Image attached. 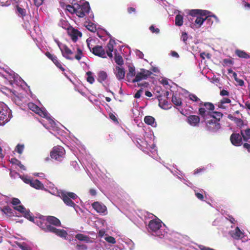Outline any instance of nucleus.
Returning <instances> with one entry per match:
<instances>
[{"instance_id":"nucleus-1","label":"nucleus","mask_w":250,"mask_h":250,"mask_svg":"<svg viewBox=\"0 0 250 250\" xmlns=\"http://www.w3.org/2000/svg\"><path fill=\"white\" fill-rule=\"evenodd\" d=\"M59 194V197L66 206L73 208L77 206L74 201L78 198V196L75 193L63 190L61 191Z\"/></svg>"},{"instance_id":"nucleus-2","label":"nucleus","mask_w":250,"mask_h":250,"mask_svg":"<svg viewBox=\"0 0 250 250\" xmlns=\"http://www.w3.org/2000/svg\"><path fill=\"white\" fill-rule=\"evenodd\" d=\"M199 114L202 117L204 120H206L207 116L212 117L215 121L219 122L220 119L223 116V114L217 111H207L205 108L200 107L199 108Z\"/></svg>"},{"instance_id":"nucleus-3","label":"nucleus","mask_w":250,"mask_h":250,"mask_svg":"<svg viewBox=\"0 0 250 250\" xmlns=\"http://www.w3.org/2000/svg\"><path fill=\"white\" fill-rule=\"evenodd\" d=\"M65 151L63 147L61 146H54L50 152V156L58 161H62L64 157Z\"/></svg>"},{"instance_id":"nucleus-4","label":"nucleus","mask_w":250,"mask_h":250,"mask_svg":"<svg viewBox=\"0 0 250 250\" xmlns=\"http://www.w3.org/2000/svg\"><path fill=\"white\" fill-rule=\"evenodd\" d=\"M90 10V7L88 2H85L83 4H77L76 15L80 18H83L89 13Z\"/></svg>"},{"instance_id":"nucleus-5","label":"nucleus","mask_w":250,"mask_h":250,"mask_svg":"<svg viewBox=\"0 0 250 250\" xmlns=\"http://www.w3.org/2000/svg\"><path fill=\"white\" fill-rule=\"evenodd\" d=\"M152 74V72L149 70H147L144 69H141V71L137 72L134 79L131 80V82L133 83L138 82L142 80H146L148 77L150 76Z\"/></svg>"},{"instance_id":"nucleus-6","label":"nucleus","mask_w":250,"mask_h":250,"mask_svg":"<svg viewBox=\"0 0 250 250\" xmlns=\"http://www.w3.org/2000/svg\"><path fill=\"white\" fill-rule=\"evenodd\" d=\"M28 107L31 110L41 117L43 118H46L47 117V111L44 109L41 108L33 103H28Z\"/></svg>"},{"instance_id":"nucleus-7","label":"nucleus","mask_w":250,"mask_h":250,"mask_svg":"<svg viewBox=\"0 0 250 250\" xmlns=\"http://www.w3.org/2000/svg\"><path fill=\"white\" fill-rule=\"evenodd\" d=\"M220 127V123L214 119H211L206 123V128L209 131L216 132Z\"/></svg>"},{"instance_id":"nucleus-8","label":"nucleus","mask_w":250,"mask_h":250,"mask_svg":"<svg viewBox=\"0 0 250 250\" xmlns=\"http://www.w3.org/2000/svg\"><path fill=\"white\" fill-rule=\"evenodd\" d=\"M87 45L90 51H92L95 55L103 58H106L105 56V51L103 46L96 45L91 49L89 43H87Z\"/></svg>"},{"instance_id":"nucleus-9","label":"nucleus","mask_w":250,"mask_h":250,"mask_svg":"<svg viewBox=\"0 0 250 250\" xmlns=\"http://www.w3.org/2000/svg\"><path fill=\"white\" fill-rule=\"evenodd\" d=\"M45 56L51 60L54 64L62 71L64 72L65 69L62 66L61 62L58 60L57 57L54 55L51 54L49 52L47 51L45 53Z\"/></svg>"},{"instance_id":"nucleus-10","label":"nucleus","mask_w":250,"mask_h":250,"mask_svg":"<svg viewBox=\"0 0 250 250\" xmlns=\"http://www.w3.org/2000/svg\"><path fill=\"white\" fill-rule=\"evenodd\" d=\"M92 208L98 212L104 215L107 213L106 207L99 202H94L92 204Z\"/></svg>"},{"instance_id":"nucleus-11","label":"nucleus","mask_w":250,"mask_h":250,"mask_svg":"<svg viewBox=\"0 0 250 250\" xmlns=\"http://www.w3.org/2000/svg\"><path fill=\"white\" fill-rule=\"evenodd\" d=\"M148 228L152 231L156 232L162 227V221L160 219H153L149 221Z\"/></svg>"},{"instance_id":"nucleus-12","label":"nucleus","mask_w":250,"mask_h":250,"mask_svg":"<svg viewBox=\"0 0 250 250\" xmlns=\"http://www.w3.org/2000/svg\"><path fill=\"white\" fill-rule=\"evenodd\" d=\"M242 136L239 133H232L230 137L232 144L235 146H240L242 144Z\"/></svg>"},{"instance_id":"nucleus-13","label":"nucleus","mask_w":250,"mask_h":250,"mask_svg":"<svg viewBox=\"0 0 250 250\" xmlns=\"http://www.w3.org/2000/svg\"><path fill=\"white\" fill-rule=\"evenodd\" d=\"M59 46L62 52V55L65 58L70 60H72L73 59L72 58L70 57V55L73 54V52L66 45H63L62 47H61L59 45Z\"/></svg>"},{"instance_id":"nucleus-14","label":"nucleus","mask_w":250,"mask_h":250,"mask_svg":"<svg viewBox=\"0 0 250 250\" xmlns=\"http://www.w3.org/2000/svg\"><path fill=\"white\" fill-rule=\"evenodd\" d=\"M209 14V11L201 9H192L189 10L188 12V15L192 17H197L198 15L201 16H207Z\"/></svg>"},{"instance_id":"nucleus-15","label":"nucleus","mask_w":250,"mask_h":250,"mask_svg":"<svg viewBox=\"0 0 250 250\" xmlns=\"http://www.w3.org/2000/svg\"><path fill=\"white\" fill-rule=\"evenodd\" d=\"M9 120L7 111L3 109H0V125H4Z\"/></svg>"},{"instance_id":"nucleus-16","label":"nucleus","mask_w":250,"mask_h":250,"mask_svg":"<svg viewBox=\"0 0 250 250\" xmlns=\"http://www.w3.org/2000/svg\"><path fill=\"white\" fill-rule=\"evenodd\" d=\"M200 117L197 115H191L188 118V123L192 126H197L200 123Z\"/></svg>"},{"instance_id":"nucleus-17","label":"nucleus","mask_w":250,"mask_h":250,"mask_svg":"<svg viewBox=\"0 0 250 250\" xmlns=\"http://www.w3.org/2000/svg\"><path fill=\"white\" fill-rule=\"evenodd\" d=\"M125 70L124 68L116 66L115 68V74L116 78L119 80L124 79L125 76Z\"/></svg>"},{"instance_id":"nucleus-18","label":"nucleus","mask_w":250,"mask_h":250,"mask_svg":"<svg viewBox=\"0 0 250 250\" xmlns=\"http://www.w3.org/2000/svg\"><path fill=\"white\" fill-rule=\"evenodd\" d=\"M46 220L49 224L55 226L59 227L61 225V223L60 220L53 216H47Z\"/></svg>"},{"instance_id":"nucleus-19","label":"nucleus","mask_w":250,"mask_h":250,"mask_svg":"<svg viewBox=\"0 0 250 250\" xmlns=\"http://www.w3.org/2000/svg\"><path fill=\"white\" fill-rule=\"evenodd\" d=\"M34 223L36 224L39 227H40L44 231H45L48 225V222L46 221V219L44 220L41 218H38L36 217L35 221Z\"/></svg>"},{"instance_id":"nucleus-20","label":"nucleus","mask_w":250,"mask_h":250,"mask_svg":"<svg viewBox=\"0 0 250 250\" xmlns=\"http://www.w3.org/2000/svg\"><path fill=\"white\" fill-rule=\"evenodd\" d=\"M115 43V41L113 40H110L108 43L107 44V49L106 50V53L108 56L110 58L113 57V54L112 52L114 49V44Z\"/></svg>"},{"instance_id":"nucleus-21","label":"nucleus","mask_w":250,"mask_h":250,"mask_svg":"<svg viewBox=\"0 0 250 250\" xmlns=\"http://www.w3.org/2000/svg\"><path fill=\"white\" fill-rule=\"evenodd\" d=\"M231 235L235 239L238 240L243 238V233L240 229L237 227L233 231H232Z\"/></svg>"},{"instance_id":"nucleus-22","label":"nucleus","mask_w":250,"mask_h":250,"mask_svg":"<svg viewBox=\"0 0 250 250\" xmlns=\"http://www.w3.org/2000/svg\"><path fill=\"white\" fill-rule=\"evenodd\" d=\"M69 34L71 36L72 40L74 42H76L77 41L78 37H81L82 36L81 32L77 29L74 28L69 31Z\"/></svg>"},{"instance_id":"nucleus-23","label":"nucleus","mask_w":250,"mask_h":250,"mask_svg":"<svg viewBox=\"0 0 250 250\" xmlns=\"http://www.w3.org/2000/svg\"><path fill=\"white\" fill-rule=\"evenodd\" d=\"M200 107L205 108L207 111L212 112L214 109V105L211 103L201 102L200 103Z\"/></svg>"},{"instance_id":"nucleus-24","label":"nucleus","mask_w":250,"mask_h":250,"mask_svg":"<svg viewBox=\"0 0 250 250\" xmlns=\"http://www.w3.org/2000/svg\"><path fill=\"white\" fill-rule=\"evenodd\" d=\"M30 186L37 189H42L44 188L43 184L38 179L32 180Z\"/></svg>"},{"instance_id":"nucleus-25","label":"nucleus","mask_w":250,"mask_h":250,"mask_svg":"<svg viewBox=\"0 0 250 250\" xmlns=\"http://www.w3.org/2000/svg\"><path fill=\"white\" fill-rule=\"evenodd\" d=\"M235 54L239 58L243 59H250V55L244 50L237 49L235 51Z\"/></svg>"},{"instance_id":"nucleus-26","label":"nucleus","mask_w":250,"mask_h":250,"mask_svg":"<svg viewBox=\"0 0 250 250\" xmlns=\"http://www.w3.org/2000/svg\"><path fill=\"white\" fill-rule=\"evenodd\" d=\"M135 76V69L133 66H129L128 72L126 74V78L127 81H131V78Z\"/></svg>"},{"instance_id":"nucleus-27","label":"nucleus","mask_w":250,"mask_h":250,"mask_svg":"<svg viewBox=\"0 0 250 250\" xmlns=\"http://www.w3.org/2000/svg\"><path fill=\"white\" fill-rule=\"evenodd\" d=\"M10 175L11 177H13L14 176V175H17L19 176L20 177V178L25 183H26L27 184H29L30 185L31 181L32 180V179L29 178L27 176H24L20 175L18 173H17L16 172H11L10 173Z\"/></svg>"},{"instance_id":"nucleus-28","label":"nucleus","mask_w":250,"mask_h":250,"mask_svg":"<svg viewBox=\"0 0 250 250\" xmlns=\"http://www.w3.org/2000/svg\"><path fill=\"white\" fill-rule=\"evenodd\" d=\"M107 78V74L104 71H100L98 74L97 80L99 82L102 83Z\"/></svg>"},{"instance_id":"nucleus-29","label":"nucleus","mask_w":250,"mask_h":250,"mask_svg":"<svg viewBox=\"0 0 250 250\" xmlns=\"http://www.w3.org/2000/svg\"><path fill=\"white\" fill-rule=\"evenodd\" d=\"M144 122L146 124L152 126H155L156 125L154 118L151 116H146L144 118Z\"/></svg>"},{"instance_id":"nucleus-30","label":"nucleus","mask_w":250,"mask_h":250,"mask_svg":"<svg viewBox=\"0 0 250 250\" xmlns=\"http://www.w3.org/2000/svg\"><path fill=\"white\" fill-rule=\"evenodd\" d=\"M75 238L80 241H84L86 243L90 242V237L82 233H78L76 235Z\"/></svg>"},{"instance_id":"nucleus-31","label":"nucleus","mask_w":250,"mask_h":250,"mask_svg":"<svg viewBox=\"0 0 250 250\" xmlns=\"http://www.w3.org/2000/svg\"><path fill=\"white\" fill-rule=\"evenodd\" d=\"M206 16L205 18H203L201 17H197V18L195 21V25L197 26V28L200 27L203 24L204 21H205L210 16L208 15Z\"/></svg>"},{"instance_id":"nucleus-32","label":"nucleus","mask_w":250,"mask_h":250,"mask_svg":"<svg viewBox=\"0 0 250 250\" xmlns=\"http://www.w3.org/2000/svg\"><path fill=\"white\" fill-rule=\"evenodd\" d=\"M241 131V134L242 135L244 141H247L248 139H250V128H247L244 131Z\"/></svg>"},{"instance_id":"nucleus-33","label":"nucleus","mask_w":250,"mask_h":250,"mask_svg":"<svg viewBox=\"0 0 250 250\" xmlns=\"http://www.w3.org/2000/svg\"><path fill=\"white\" fill-rule=\"evenodd\" d=\"M23 216L29 220V221L34 222L35 221V218L32 215V214L30 213L29 210H26V211L23 213Z\"/></svg>"},{"instance_id":"nucleus-34","label":"nucleus","mask_w":250,"mask_h":250,"mask_svg":"<svg viewBox=\"0 0 250 250\" xmlns=\"http://www.w3.org/2000/svg\"><path fill=\"white\" fill-rule=\"evenodd\" d=\"M175 25L178 26H181L183 24V17L180 14H178L175 17Z\"/></svg>"},{"instance_id":"nucleus-35","label":"nucleus","mask_w":250,"mask_h":250,"mask_svg":"<svg viewBox=\"0 0 250 250\" xmlns=\"http://www.w3.org/2000/svg\"><path fill=\"white\" fill-rule=\"evenodd\" d=\"M172 102L176 106H180L182 104L181 98L174 95L172 97Z\"/></svg>"},{"instance_id":"nucleus-36","label":"nucleus","mask_w":250,"mask_h":250,"mask_svg":"<svg viewBox=\"0 0 250 250\" xmlns=\"http://www.w3.org/2000/svg\"><path fill=\"white\" fill-rule=\"evenodd\" d=\"M55 234L61 237L65 238L67 235V232L64 229H56Z\"/></svg>"},{"instance_id":"nucleus-37","label":"nucleus","mask_w":250,"mask_h":250,"mask_svg":"<svg viewBox=\"0 0 250 250\" xmlns=\"http://www.w3.org/2000/svg\"><path fill=\"white\" fill-rule=\"evenodd\" d=\"M85 26L91 32H94L96 30V25L91 22H88L87 23H85Z\"/></svg>"},{"instance_id":"nucleus-38","label":"nucleus","mask_w":250,"mask_h":250,"mask_svg":"<svg viewBox=\"0 0 250 250\" xmlns=\"http://www.w3.org/2000/svg\"><path fill=\"white\" fill-rule=\"evenodd\" d=\"M114 59H115V62L117 64H118L119 65H122L123 64L124 61H123L122 57L121 55L116 54Z\"/></svg>"},{"instance_id":"nucleus-39","label":"nucleus","mask_w":250,"mask_h":250,"mask_svg":"<svg viewBox=\"0 0 250 250\" xmlns=\"http://www.w3.org/2000/svg\"><path fill=\"white\" fill-rule=\"evenodd\" d=\"M87 76L86 80L90 84H92L95 81L94 78L92 76V73L91 71H88L86 73Z\"/></svg>"},{"instance_id":"nucleus-40","label":"nucleus","mask_w":250,"mask_h":250,"mask_svg":"<svg viewBox=\"0 0 250 250\" xmlns=\"http://www.w3.org/2000/svg\"><path fill=\"white\" fill-rule=\"evenodd\" d=\"M65 9L67 10L69 12H70L71 14L75 13L76 14L77 6L74 7L72 5L68 4L66 5Z\"/></svg>"},{"instance_id":"nucleus-41","label":"nucleus","mask_w":250,"mask_h":250,"mask_svg":"<svg viewBox=\"0 0 250 250\" xmlns=\"http://www.w3.org/2000/svg\"><path fill=\"white\" fill-rule=\"evenodd\" d=\"M2 211L4 212V213L9 214L10 215L13 214V209L8 206H6L4 207L2 209Z\"/></svg>"},{"instance_id":"nucleus-42","label":"nucleus","mask_w":250,"mask_h":250,"mask_svg":"<svg viewBox=\"0 0 250 250\" xmlns=\"http://www.w3.org/2000/svg\"><path fill=\"white\" fill-rule=\"evenodd\" d=\"M231 103L230 99L228 98H223L220 102V104L218 105L219 107H222V105L225 104H229Z\"/></svg>"},{"instance_id":"nucleus-43","label":"nucleus","mask_w":250,"mask_h":250,"mask_svg":"<svg viewBox=\"0 0 250 250\" xmlns=\"http://www.w3.org/2000/svg\"><path fill=\"white\" fill-rule=\"evenodd\" d=\"M56 229L57 228H55L54 227H53V226H51L50 225L48 224L44 231L50 232L55 233Z\"/></svg>"},{"instance_id":"nucleus-44","label":"nucleus","mask_w":250,"mask_h":250,"mask_svg":"<svg viewBox=\"0 0 250 250\" xmlns=\"http://www.w3.org/2000/svg\"><path fill=\"white\" fill-rule=\"evenodd\" d=\"M14 209L19 211L22 213L26 211V209L22 205H19L18 206L14 207Z\"/></svg>"},{"instance_id":"nucleus-45","label":"nucleus","mask_w":250,"mask_h":250,"mask_svg":"<svg viewBox=\"0 0 250 250\" xmlns=\"http://www.w3.org/2000/svg\"><path fill=\"white\" fill-rule=\"evenodd\" d=\"M14 160L16 161V162H17L16 165L19 166V167L21 169H23V170H25L26 169L25 167H24V166L23 165L20 161H19L18 160H17L16 159H11V163H14V162H13Z\"/></svg>"},{"instance_id":"nucleus-46","label":"nucleus","mask_w":250,"mask_h":250,"mask_svg":"<svg viewBox=\"0 0 250 250\" xmlns=\"http://www.w3.org/2000/svg\"><path fill=\"white\" fill-rule=\"evenodd\" d=\"M181 40L185 43L186 45L187 44V41L188 39V35L186 32H183L181 35Z\"/></svg>"},{"instance_id":"nucleus-47","label":"nucleus","mask_w":250,"mask_h":250,"mask_svg":"<svg viewBox=\"0 0 250 250\" xmlns=\"http://www.w3.org/2000/svg\"><path fill=\"white\" fill-rule=\"evenodd\" d=\"M24 149V145L18 144L15 150L19 154H21L22 153L23 150Z\"/></svg>"},{"instance_id":"nucleus-48","label":"nucleus","mask_w":250,"mask_h":250,"mask_svg":"<svg viewBox=\"0 0 250 250\" xmlns=\"http://www.w3.org/2000/svg\"><path fill=\"white\" fill-rule=\"evenodd\" d=\"M17 10L19 13L22 16L24 17L26 15V10L25 9L22 8L19 6H17Z\"/></svg>"},{"instance_id":"nucleus-49","label":"nucleus","mask_w":250,"mask_h":250,"mask_svg":"<svg viewBox=\"0 0 250 250\" xmlns=\"http://www.w3.org/2000/svg\"><path fill=\"white\" fill-rule=\"evenodd\" d=\"M105 240L107 242L113 244H115L116 242L115 238L112 236L106 237L105 238Z\"/></svg>"},{"instance_id":"nucleus-50","label":"nucleus","mask_w":250,"mask_h":250,"mask_svg":"<svg viewBox=\"0 0 250 250\" xmlns=\"http://www.w3.org/2000/svg\"><path fill=\"white\" fill-rule=\"evenodd\" d=\"M77 52H78V54L75 55V58L76 60L79 61L82 58V55L83 54V52H82V50L79 48H77Z\"/></svg>"},{"instance_id":"nucleus-51","label":"nucleus","mask_w":250,"mask_h":250,"mask_svg":"<svg viewBox=\"0 0 250 250\" xmlns=\"http://www.w3.org/2000/svg\"><path fill=\"white\" fill-rule=\"evenodd\" d=\"M149 28L152 33L158 34L160 32V29L158 28H155L153 25H151Z\"/></svg>"},{"instance_id":"nucleus-52","label":"nucleus","mask_w":250,"mask_h":250,"mask_svg":"<svg viewBox=\"0 0 250 250\" xmlns=\"http://www.w3.org/2000/svg\"><path fill=\"white\" fill-rule=\"evenodd\" d=\"M76 248L77 250H86L87 247L84 244H77L76 246Z\"/></svg>"},{"instance_id":"nucleus-53","label":"nucleus","mask_w":250,"mask_h":250,"mask_svg":"<svg viewBox=\"0 0 250 250\" xmlns=\"http://www.w3.org/2000/svg\"><path fill=\"white\" fill-rule=\"evenodd\" d=\"M189 99L190 100L194 101V102H198L200 101L199 98H198L194 94H190L189 95Z\"/></svg>"},{"instance_id":"nucleus-54","label":"nucleus","mask_w":250,"mask_h":250,"mask_svg":"<svg viewBox=\"0 0 250 250\" xmlns=\"http://www.w3.org/2000/svg\"><path fill=\"white\" fill-rule=\"evenodd\" d=\"M223 63H224V64H225V65H228V64L232 65L233 64V62L231 60H230L229 59H225L223 60Z\"/></svg>"},{"instance_id":"nucleus-55","label":"nucleus","mask_w":250,"mask_h":250,"mask_svg":"<svg viewBox=\"0 0 250 250\" xmlns=\"http://www.w3.org/2000/svg\"><path fill=\"white\" fill-rule=\"evenodd\" d=\"M11 203L14 206H17L21 203V201L19 199L14 198L12 200Z\"/></svg>"},{"instance_id":"nucleus-56","label":"nucleus","mask_w":250,"mask_h":250,"mask_svg":"<svg viewBox=\"0 0 250 250\" xmlns=\"http://www.w3.org/2000/svg\"><path fill=\"white\" fill-rule=\"evenodd\" d=\"M143 91V89H139L138 90L137 92L135 94L134 97L137 99L141 97Z\"/></svg>"},{"instance_id":"nucleus-57","label":"nucleus","mask_w":250,"mask_h":250,"mask_svg":"<svg viewBox=\"0 0 250 250\" xmlns=\"http://www.w3.org/2000/svg\"><path fill=\"white\" fill-rule=\"evenodd\" d=\"M195 195H196V197L197 198H198L199 199H200V200H202V201L204 200V195L202 193L195 192Z\"/></svg>"},{"instance_id":"nucleus-58","label":"nucleus","mask_w":250,"mask_h":250,"mask_svg":"<svg viewBox=\"0 0 250 250\" xmlns=\"http://www.w3.org/2000/svg\"><path fill=\"white\" fill-rule=\"evenodd\" d=\"M220 94L222 96H229V92L225 89H223L220 91Z\"/></svg>"},{"instance_id":"nucleus-59","label":"nucleus","mask_w":250,"mask_h":250,"mask_svg":"<svg viewBox=\"0 0 250 250\" xmlns=\"http://www.w3.org/2000/svg\"><path fill=\"white\" fill-rule=\"evenodd\" d=\"M44 0H34L35 5L38 7L41 5Z\"/></svg>"},{"instance_id":"nucleus-60","label":"nucleus","mask_w":250,"mask_h":250,"mask_svg":"<svg viewBox=\"0 0 250 250\" xmlns=\"http://www.w3.org/2000/svg\"><path fill=\"white\" fill-rule=\"evenodd\" d=\"M235 81L238 83V85H239L240 86H243L244 84V81L239 79L238 78L237 79V80H235Z\"/></svg>"},{"instance_id":"nucleus-61","label":"nucleus","mask_w":250,"mask_h":250,"mask_svg":"<svg viewBox=\"0 0 250 250\" xmlns=\"http://www.w3.org/2000/svg\"><path fill=\"white\" fill-rule=\"evenodd\" d=\"M227 219L229 220L232 224H235V220L232 216L229 215Z\"/></svg>"},{"instance_id":"nucleus-62","label":"nucleus","mask_w":250,"mask_h":250,"mask_svg":"<svg viewBox=\"0 0 250 250\" xmlns=\"http://www.w3.org/2000/svg\"><path fill=\"white\" fill-rule=\"evenodd\" d=\"M243 146L245 148L247 149L249 152H250V144L245 143L243 145Z\"/></svg>"},{"instance_id":"nucleus-63","label":"nucleus","mask_w":250,"mask_h":250,"mask_svg":"<svg viewBox=\"0 0 250 250\" xmlns=\"http://www.w3.org/2000/svg\"><path fill=\"white\" fill-rule=\"evenodd\" d=\"M110 118L114 122H117L118 120L116 117L113 114H110L109 115Z\"/></svg>"},{"instance_id":"nucleus-64","label":"nucleus","mask_w":250,"mask_h":250,"mask_svg":"<svg viewBox=\"0 0 250 250\" xmlns=\"http://www.w3.org/2000/svg\"><path fill=\"white\" fill-rule=\"evenodd\" d=\"M20 247L22 250H31V248L28 246L21 245Z\"/></svg>"}]
</instances>
